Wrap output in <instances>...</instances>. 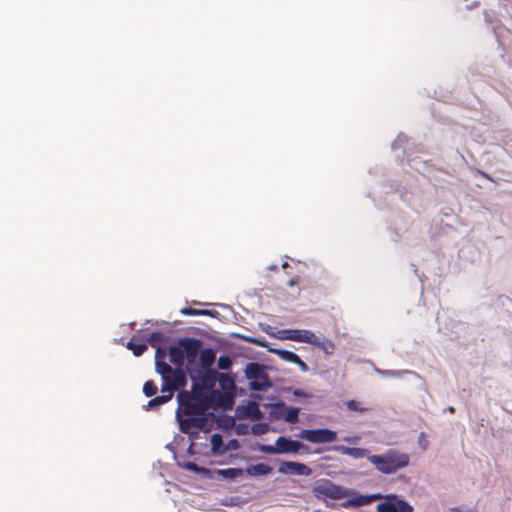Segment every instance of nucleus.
Listing matches in <instances>:
<instances>
[{"mask_svg": "<svg viewBox=\"0 0 512 512\" xmlns=\"http://www.w3.org/2000/svg\"><path fill=\"white\" fill-rule=\"evenodd\" d=\"M184 362L185 354L179 344L171 346L168 351L166 348L155 351V370L164 381L165 390H179L187 384Z\"/></svg>", "mask_w": 512, "mask_h": 512, "instance_id": "1", "label": "nucleus"}, {"mask_svg": "<svg viewBox=\"0 0 512 512\" xmlns=\"http://www.w3.org/2000/svg\"><path fill=\"white\" fill-rule=\"evenodd\" d=\"M178 408L176 418L181 432L191 437L196 436L200 430H206L208 424L207 411L209 408L202 406L192 399L177 398Z\"/></svg>", "mask_w": 512, "mask_h": 512, "instance_id": "2", "label": "nucleus"}, {"mask_svg": "<svg viewBox=\"0 0 512 512\" xmlns=\"http://www.w3.org/2000/svg\"><path fill=\"white\" fill-rule=\"evenodd\" d=\"M368 461L375 466V468L384 473L391 474L409 464V455L394 449H389L380 455L368 456Z\"/></svg>", "mask_w": 512, "mask_h": 512, "instance_id": "3", "label": "nucleus"}, {"mask_svg": "<svg viewBox=\"0 0 512 512\" xmlns=\"http://www.w3.org/2000/svg\"><path fill=\"white\" fill-rule=\"evenodd\" d=\"M178 344L182 347L185 358H187L186 370L191 379H194V373L199 372V363L196 361V358L202 342L196 338L184 337L179 339Z\"/></svg>", "mask_w": 512, "mask_h": 512, "instance_id": "4", "label": "nucleus"}, {"mask_svg": "<svg viewBox=\"0 0 512 512\" xmlns=\"http://www.w3.org/2000/svg\"><path fill=\"white\" fill-rule=\"evenodd\" d=\"M260 450L266 454L298 453L300 451L303 453L309 452V448L303 443L284 436L277 438L275 446L263 445Z\"/></svg>", "mask_w": 512, "mask_h": 512, "instance_id": "5", "label": "nucleus"}, {"mask_svg": "<svg viewBox=\"0 0 512 512\" xmlns=\"http://www.w3.org/2000/svg\"><path fill=\"white\" fill-rule=\"evenodd\" d=\"M217 392L212 391L204 387L199 382H194L192 385L191 391H180L177 395V398H186V399H192L194 401L199 402L202 406H205L210 409V407L213 404L214 396Z\"/></svg>", "mask_w": 512, "mask_h": 512, "instance_id": "6", "label": "nucleus"}, {"mask_svg": "<svg viewBox=\"0 0 512 512\" xmlns=\"http://www.w3.org/2000/svg\"><path fill=\"white\" fill-rule=\"evenodd\" d=\"M246 377L250 380V388L260 391L270 386V382L264 368L259 363L251 362L245 369Z\"/></svg>", "mask_w": 512, "mask_h": 512, "instance_id": "7", "label": "nucleus"}, {"mask_svg": "<svg viewBox=\"0 0 512 512\" xmlns=\"http://www.w3.org/2000/svg\"><path fill=\"white\" fill-rule=\"evenodd\" d=\"M299 437L311 443H331L337 439V433L327 428L305 429L300 432Z\"/></svg>", "mask_w": 512, "mask_h": 512, "instance_id": "8", "label": "nucleus"}, {"mask_svg": "<svg viewBox=\"0 0 512 512\" xmlns=\"http://www.w3.org/2000/svg\"><path fill=\"white\" fill-rule=\"evenodd\" d=\"M280 339L305 342L311 344L314 342V333L304 329H284L279 331Z\"/></svg>", "mask_w": 512, "mask_h": 512, "instance_id": "9", "label": "nucleus"}, {"mask_svg": "<svg viewBox=\"0 0 512 512\" xmlns=\"http://www.w3.org/2000/svg\"><path fill=\"white\" fill-rule=\"evenodd\" d=\"M278 471L281 474H293L302 476H309L312 472L311 468L307 465L292 461L281 462Z\"/></svg>", "mask_w": 512, "mask_h": 512, "instance_id": "10", "label": "nucleus"}, {"mask_svg": "<svg viewBox=\"0 0 512 512\" xmlns=\"http://www.w3.org/2000/svg\"><path fill=\"white\" fill-rule=\"evenodd\" d=\"M194 382H199L207 389L211 390L217 380V371L212 368L200 369L199 372L194 373Z\"/></svg>", "mask_w": 512, "mask_h": 512, "instance_id": "11", "label": "nucleus"}, {"mask_svg": "<svg viewBox=\"0 0 512 512\" xmlns=\"http://www.w3.org/2000/svg\"><path fill=\"white\" fill-rule=\"evenodd\" d=\"M314 492L317 495H323L325 497H329L332 499H338V498L342 497L341 487H339L329 481H326V482L316 486L314 488Z\"/></svg>", "mask_w": 512, "mask_h": 512, "instance_id": "12", "label": "nucleus"}, {"mask_svg": "<svg viewBox=\"0 0 512 512\" xmlns=\"http://www.w3.org/2000/svg\"><path fill=\"white\" fill-rule=\"evenodd\" d=\"M175 391L176 390H172V389L165 390L164 389V381H162L161 392L163 393V395L156 396L153 399H151L147 403L146 408L147 409H154L156 407H159V406L167 403L168 401H170L172 399L173 394H174Z\"/></svg>", "mask_w": 512, "mask_h": 512, "instance_id": "13", "label": "nucleus"}, {"mask_svg": "<svg viewBox=\"0 0 512 512\" xmlns=\"http://www.w3.org/2000/svg\"><path fill=\"white\" fill-rule=\"evenodd\" d=\"M334 450L343 455L351 456L354 459H359V458H363V457L368 458V456H369L368 455L369 451L365 448L347 447V446L339 445V446L334 447Z\"/></svg>", "mask_w": 512, "mask_h": 512, "instance_id": "14", "label": "nucleus"}, {"mask_svg": "<svg viewBox=\"0 0 512 512\" xmlns=\"http://www.w3.org/2000/svg\"><path fill=\"white\" fill-rule=\"evenodd\" d=\"M199 358L202 369L211 368V365L214 363L216 354L211 348H204L199 351Z\"/></svg>", "mask_w": 512, "mask_h": 512, "instance_id": "15", "label": "nucleus"}, {"mask_svg": "<svg viewBox=\"0 0 512 512\" xmlns=\"http://www.w3.org/2000/svg\"><path fill=\"white\" fill-rule=\"evenodd\" d=\"M388 500H394L392 501H385L381 502L377 505V512H398L397 509V496L395 494H389L384 496Z\"/></svg>", "mask_w": 512, "mask_h": 512, "instance_id": "16", "label": "nucleus"}, {"mask_svg": "<svg viewBox=\"0 0 512 512\" xmlns=\"http://www.w3.org/2000/svg\"><path fill=\"white\" fill-rule=\"evenodd\" d=\"M311 345L321 349L325 354H332L335 350L334 343L329 339H320L318 336L314 334V342H311Z\"/></svg>", "mask_w": 512, "mask_h": 512, "instance_id": "17", "label": "nucleus"}, {"mask_svg": "<svg viewBox=\"0 0 512 512\" xmlns=\"http://www.w3.org/2000/svg\"><path fill=\"white\" fill-rule=\"evenodd\" d=\"M180 313L182 315L186 316H211L215 317L218 312L215 310H208V309H196L192 307H184L180 310Z\"/></svg>", "mask_w": 512, "mask_h": 512, "instance_id": "18", "label": "nucleus"}, {"mask_svg": "<svg viewBox=\"0 0 512 512\" xmlns=\"http://www.w3.org/2000/svg\"><path fill=\"white\" fill-rule=\"evenodd\" d=\"M384 498L381 494H371V495H358L350 500L353 505L356 506H364L371 504L372 502Z\"/></svg>", "mask_w": 512, "mask_h": 512, "instance_id": "19", "label": "nucleus"}, {"mask_svg": "<svg viewBox=\"0 0 512 512\" xmlns=\"http://www.w3.org/2000/svg\"><path fill=\"white\" fill-rule=\"evenodd\" d=\"M272 472V467L267 464L259 463L255 465H250L247 467V473L250 476H262L267 475Z\"/></svg>", "mask_w": 512, "mask_h": 512, "instance_id": "20", "label": "nucleus"}, {"mask_svg": "<svg viewBox=\"0 0 512 512\" xmlns=\"http://www.w3.org/2000/svg\"><path fill=\"white\" fill-rule=\"evenodd\" d=\"M126 347L133 352L137 357L141 356L148 348V345L144 342L138 343L135 337L131 338Z\"/></svg>", "mask_w": 512, "mask_h": 512, "instance_id": "21", "label": "nucleus"}, {"mask_svg": "<svg viewBox=\"0 0 512 512\" xmlns=\"http://www.w3.org/2000/svg\"><path fill=\"white\" fill-rule=\"evenodd\" d=\"M272 352L286 362L294 363L299 360V356L296 353L289 350L273 349Z\"/></svg>", "mask_w": 512, "mask_h": 512, "instance_id": "22", "label": "nucleus"}, {"mask_svg": "<svg viewBox=\"0 0 512 512\" xmlns=\"http://www.w3.org/2000/svg\"><path fill=\"white\" fill-rule=\"evenodd\" d=\"M211 445H212V452L214 454H222L226 451V448L223 444L222 436L218 433L213 434L211 436Z\"/></svg>", "mask_w": 512, "mask_h": 512, "instance_id": "23", "label": "nucleus"}, {"mask_svg": "<svg viewBox=\"0 0 512 512\" xmlns=\"http://www.w3.org/2000/svg\"><path fill=\"white\" fill-rule=\"evenodd\" d=\"M163 341H164V334L159 331L152 332L147 339L148 344L151 347L155 348L156 350L158 348H162L159 344Z\"/></svg>", "mask_w": 512, "mask_h": 512, "instance_id": "24", "label": "nucleus"}, {"mask_svg": "<svg viewBox=\"0 0 512 512\" xmlns=\"http://www.w3.org/2000/svg\"><path fill=\"white\" fill-rule=\"evenodd\" d=\"M346 407L350 411H355L359 413H365L370 410V408L366 407L363 402L357 400H348L346 402Z\"/></svg>", "mask_w": 512, "mask_h": 512, "instance_id": "25", "label": "nucleus"}, {"mask_svg": "<svg viewBox=\"0 0 512 512\" xmlns=\"http://www.w3.org/2000/svg\"><path fill=\"white\" fill-rule=\"evenodd\" d=\"M298 416L299 408L291 407L286 411L284 415V420L288 423H296L298 421Z\"/></svg>", "mask_w": 512, "mask_h": 512, "instance_id": "26", "label": "nucleus"}, {"mask_svg": "<svg viewBox=\"0 0 512 512\" xmlns=\"http://www.w3.org/2000/svg\"><path fill=\"white\" fill-rule=\"evenodd\" d=\"M158 391V387L157 385L155 384L154 381L152 380H149V381H146L144 386H143V393L147 396V397H152L154 396Z\"/></svg>", "mask_w": 512, "mask_h": 512, "instance_id": "27", "label": "nucleus"}, {"mask_svg": "<svg viewBox=\"0 0 512 512\" xmlns=\"http://www.w3.org/2000/svg\"><path fill=\"white\" fill-rule=\"evenodd\" d=\"M217 365L221 370H228L232 366V360L229 356H220L218 358Z\"/></svg>", "mask_w": 512, "mask_h": 512, "instance_id": "28", "label": "nucleus"}, {"mask_svg": "<svg viewBox=\"0 0 512 512\" xmlns=\"http://www.w3.org/2000/svg\"><path fill=\"white\" fill-rule=\"evenodd\" d=\"M397 509L398 512H412L413 507L402 499L397 498Z\"/></svg>", "mask_w": 512, "mask_h": 512, "instance_id": "29", "label": "nucleus"}, {"mask_svg": "<svg viewBox=\"0 0 512 512\" xmlns=\"http://www.w3.org/2000/svg\"><path fill=\"white\" fill-rule=\"evenodd\" d=\"M220 473L226 477L234 478L241 474V470L236 468H228L221 470Z\"/></svg>", "mask_w": 512, "mask_h": 512, "instance_id": "30", "label": "nucleus"}, {"mask_svg": "<svg viewBox=\"0 0 512 512\" xmlns=\"http://www.w3.org/2000/svg\"><path fill=\"white\" fill-rule=\"evenodd\" d=\"M248 409L250 410V413L254 416L255 419H259L262 416L261 411L258 408L257 404L251 403L249 405Z\"/></svg>", "mask_w": 512, "mask_h": 512, "instance_id": "31", "label": "nucleus"}, {"mask_svg": "<svg viewBox=\"0 0 512 512\" xmlns=\"http://www.w3.org/2000/svg\"><path fill=\"white\" fill-rule=\"evenodd\" d=\"M294 364L298 365L300 370L303 372H307L309 370L308 365L300 357L297 362H294Z\"/></svg>", "mask_w": 512, "mask_h": 512, "instance_id": "32", "label": "nucleus"}, {"mask_svg": "<svg viewBox=\"0 0 512 512\" xmlns=\"http://www.w3.org/2000/svg\"><path fill=\"white\" fill-rule=\"evenodd\" d=\"M358 439H359L358 437H353V438H351V437H346V438H344V441H346V442H354V441H356V440H358Z\"/></svg>", "mask_w": 512, "mask_h": 512, "instance_id": "33", "label": "nucleus"}, {"mask_svg": "<svg viewBox=\"0 0 512 512\" xmlns=\"http://www.w3.org/2000/svg\"><path fill=\"white\" fill-rule=\"evenodd\" d=\"M224 378H227L229 380V382L233 383L232 382V379L228 378V377H225L224 375L221 376V383L222 385L224 386Z\"/></svg>", "mask_w": 512, "mask_h": 512, "instance_id": "34", "label": "nucleus"}, {"mask_svg": "<svg viewBox=\"0 0 512 512\" xmlns=\"http://www.w3.org/2000/svg\"><path fill=\"white\" fill-rule=\"evenodd\" d=\"M448 410H449L451 413H453V412H454V408H453V407H449V409H448Z\"/></svg>", "mask_w": 512, "mask_h": 512, "instance_id": "35", "label": "nucleus"}, {"mask_svg": "<svg viewBox=\"0 0 512 512\" xmlns=\"http://www.w3.org/2000/svg\"><path fill=\"white\" fill-rule=\"evenodd\" d=\"M190 468L195 469L196 468V464H191Z\"/></svg>", "mask_w": 512, "mask_h": 512, "instance_id": "36", "label": "nucleus"}, {"mask_svg": "<svg viewBox=\"0 0 512 512\" xmlns=\"http://www.w3.org/2000/svg\"><path fill=\"white\" fill-rule=\"evenodd\" d=\"M294 283H295V282H294L293 280H291V281L289 282V285H291V286H292V285H294Z\"/></svg>", "mask_w": 512, "mask_h": 512, "instance_id": "37", "label": "nucleus"}]
</instances>
